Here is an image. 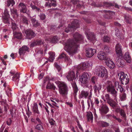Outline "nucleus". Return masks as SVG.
<instances>
[{
	"instance_id": "36",
	"label": "nucleus",
	"mask_w": 132,
	"mask_h": 132,
	"mask_svg": "<svg viewBox=\"0 0 132 132\" xmlns=\"http://www.w3.org/2000/svg\"><path fill=\"white\" fill-rule=\"evenodd\" d=\"M49 54L50 56L48 60L50 62H52L54 59L55 53L54 52H51L49 53Z\"/></svg>"
},
{
	"instance_id": "2",
	"label": "nucleus",
	"mask_w": 132,
	"mask_h": 132,
	"mask_svg": "<svg viewBox=\"0 0 132 132\" xmlns=\"http://www.w3.org/2000/svg\"><path fill=\"white\" fill-rule=\"evenodd\" d=\"M75 74L74 71H71L69 72L66 77L68 80L71 81V83L74 91L73 95L75 98H76L77 93L78 90L75 81Z\"/></svg>"
},
{
	"instance_id": "28",
	"label": "nucleus",
	"mask_w": 132,
	"mask_h": 132,
	"mask_svg": "<svg viewBox=\"0 0 132 132\" xmlns=\"http://www.w3.org/2000/svg\"><path fill=\"white\" fill-rule=\"evenodd\" d=\"M121 116V118L124 120L125 121H126L127 120V116L126 113L123 110H122V111H120L119 113Z\"/></svg>"
},
{
	"instance_id": "34",
	"label": "nucleus",
	"mask_w": 132,
	"mask_h": 132,
	"mask_svg": "<svg viewBox=\"0 0 132 132\" xmlns=\"http://www.w3.org/2000/svg\"><path fill=\"white\" fill-rule=\"evenodd\" d=\"M124 17L127 23L129 24L131 23L132 19L130 16L129 15H125Z\"/></svg>"
},
{
	"instance_id": "59",
	"label": "nucleus",
	"mask_w": 132,
	"mask_h": 132,
	"mask_svg": "<svg viewBox=\"0 0 132 132\" xmlns=\"http://www.w3.org/2000/svg\"><path fill=\"white\" fill-rule=\"evenodd\" d=\"M118 87L120 89V91L121 93L123 92L124 93L125 91L124 90V89L120 85H118Z\"/></svg>"
},
{
	"instance_id": "39",
	"label": "nucleus",
	"mask_w": 132,
	"mask_h": 132,
	"mask_svg": "<svg viewBox=\"0 0 132 132\" xmlns=\"http://www.w3.org/2000/svg\"><path fill=\"white\" fill-rule=\"evenodd\" d=\"M87 38L90 40H94L95 39V35L93 33H91L87 36Z\"/></svg>"
},
{
	"instance_id": "53",
	"label": "nucleus",
	"mask_w": 132,
	"mask_h": 132,
	"mask_svg": "<svg viewBox=\"0 0 132 132\" xmlns=\"http://www.w3.org/2000/svg\"><path fill=\"white\" fill-rule=\"evenodd\" d=\"M43 127L41 124H39L37 125L36 127V129L39 130H42L43 129Z\"/></svg>"
},
{
	"instance_id": "19",
	"label": "nucleus",
	"mask_w": 132,
	"mask_h": 132,
	"mask_svg": "<svg viewBox=\"0 0 132 132\" xmlns=\"http://www.w3.org/2000/svg\"><path fill=\"white\" fill-rule=\"evenodd\" d=\"M10 73L13 76L12 80L13 81L18 82L19 80V78L20 77L18 73L14 74V73L10 72Z\"/></svg>"
},
{
	"instance_id": "43",
	"label": "nucleus",
	"mask_w": 132,
	"mask_h": 132,
	"mask_svg": "<svg viewBox=\"0 0 132 132\" xmlns=\"http://www.w3.org/2000/svg\"><path fill=\"white\" fill-rule=\"evenodd\" d=\"M102 40L104 42H109L110 40V38L107 36H104L102 39Z\"/></svg>"
},
{
	"instance_id": "32",
	"label": "nucleus",
	"mask_w": 132,
	"mask_h": 132,
	"mask_svg": "<svg viewBox=\"0 0 132 132\" xmlns=\"http://www.w3.org/2000/svg\"><path fill=\"white\" fill-rule=\"evenodd\" d=\"M46 88L47 89H52L55 90L56 87L53 84H51L50 81H48L46 85Z\"/></svg>"
},
{
	"instance_id": "25",
	"label": "nucleus",
	"mask_w": 132,
	"mask_h": 132,
	"mask_svg": "<svg viewBox=\"0 0 132 132\" xmlns=\"http://www.w3.org/2000/svg\"><path fill=\"white\" fill-rule=\"evenodd\" d=\"M86 116L88 121H89L90 120L91 121V122H92L93 117L92 113L90 112H87Z\"/></svg>"
},
{
	"instance_id": "58",
	"label": "nucleus",
	"mask_w": 132,
	"mask_h": 132,
	"mask_svg": "<svg viewBox=\"0 0 132 132\" xmlns=\"http://www.w3.org/2000/svg\"><path fill=\"white\" fill-rule=\"evenodd\" d=\"M83 19L85 20L87 23H90L91 22V20L90 19H87L85 18H83Z\"/></svg>"
},
{
	"instance_id": "1",
	"label": "nucleus",
	"mask_w": 132,
	"mask_h": 132,
	"mask_svg": "<svg viewBox=\"0 0 132 132\" xmlns=\"http://www.w3.org/2000/svg\"><path fill=\"white\" fill-rule=\"evenodd\" d=\"M74 39L68 41L66 44L65 50L71 56L75 54L79 47V43H81L83 39V36L76 32L73 35Z\"/></svg>"
},
{
	"instance_id": "3",
	"label": "nucleus",
	"mask_w": 132,
	"mask_h": 132,
	"mask_svg": "<svg viewBox=\"0 0 132 132\" xmlns=\"http://www.w3.org/2000/svg\"><path fill=\"white\" fill-rule=\"evenodd\" d=\"M96 73L98 76L106 79L108 77V72L105 68L103 67H96Z\"/></svg>"
},
{
	"instance_id": "35",
	"label": "nucleus",
	"mask_w": 132,
	"mask_h": 132,
	"mask_svg": "<svg viewBox=\"0 0 132 132\" xmlns=\"http://www.w3.org/2000/svg\"><path fill=\"white\" fill-rule=\"evenodd\" d=\"M106 64L110 69H112L114 67L115 64L112 61H109L106 63Z\"/></svg>"
},
{
	"instance_id": "60",
	"label": "nucleus",
	"mask_w": 132,
	"mask_h": 132,
	"mask_svg": "<svg viewBox=\"0 0 132 132\" xmlns=\"http://www.w3.org/2000/svg\"><path fill=\"white\" fill-rule=\"evenodd\" d=\"M117 30V32H116L115 34L118 38H120L121 37V34L118 29Z\"/></svg>"
},
{
	"instance_id": "8",
	"label": "nucleus",
	"mask_w": 132,
	"mask_h": 132,
	"mask_svg": "<svg viewBox=\"0 0 132 132\" xmlns=\"http://www.w3.org/2000/svg\"><path fill=\"white\" fill-rule=\"evenodd\" d=\"M26 35V38L28 39H31L35 37L36 34L31 29H27L24 31Z\"/></svg>"
},
{
	"instance_id": "42",
	"label": "nucleus",
	"mask_w": 132,
	"mask_h": 132,
	"mask_svg": "<svg viewBox=\"0 0 132 132\" xmlns=\"http://www.w3.org/2000/svg\"><path fill=\"white\" fill-rule=\"evenodd\" d=\"M88 67V64L85 62L82 63V65L81 67V69L83 70H85Z\"/></svg>"
},
{
	"instance_id": "24",
	"label": "nucleus",
	"mask_w": 132,
	"mask_h": 132,
	"mask_svg": "<svg viewBox=\"0 0 132 132\" xmlns=\"http://www.w3.org/2000/svg\"><path fill=\"white\" fill-rule=\"evenodd\" d=\"M102 88V85L101 84H99L97 85H95L93 86L94 93H96L97 91L99 92L100 90Z\"/></svg>"
},
{
	"instance_id": "27",
	"label": "nucleus",
	"mask_w": 132,
	"mask_h": 132,
	"mask_svg": "<svg viewBox=\"0 0 132 132\" xmlns=\"http://www.w3.org/2000/svg\"><path fill=\"white\" fill-rule=\"evenodd\" d=\"M28 48L26 46H24L22 47L21 48L19 49V53L20 55L22 54L23 53H24L26 51L28 50Z\"/></svg>"
},
{
	"instance_id": "48",
	"label": "nucleus",
	"mask_w": 132,
	"mask_h": 132,
	"mask_svg": "<svg viewBox=\"0 0 132 132\" xmlns=\"http://www.w3.org/2000/svg\"><path fill=\"white\" fill-rule=\"evenodd\" d=\"M103 50L107 53H109L110 51V47L106 45H105L103 47Z\"/></svg>"
},
{
	"instance_id": "47",
	"label": "nucleus",
	"mask_w": 132,
	"mask_h": 132,
	"mask_svg": "<svg viewBox=\"0 0 132 132\" xmlns=\"http://www.w3.org/2000/svg\"><path fill=\"white\" fill-rule=\"evenodd\" d=\"M62 26H58V27L56 28V27L55 25H52L51 26L50 28V30H52L53 31L55 30L56 29L58 28H59L61 27H62Z\"/></svg>"
},
{
	"instance_id": "17",
	"label": "nucleus",
	"mask_w": 132,
	"mask_h": 132,
	"mask_svg": "<svg viewBox=\"0 0 132 132\" xmlns=\"http://www.w3.org/2000/svg\"><path fill=\"white\" fill-rule=\"evenodd\" d=\"M89 93L86 90H82L80 95L79 97L80 98H88Z\"/></svg>"
},
{
	"instance_id": "13",
	"label": "nucleus",
	"mask_w": 132,
	"mask_h": 132,
	"mask_svg": "<svg viewBox=\"0 0 132 132\" xmlns=\"http://www.w3.org/2000/svg\"><path fill=\"white\" fill-rule=\"evenodd\" d=\"M102 13H104L105 14L103 15L104 17L107 19H111L112 17V15L114 13L110 11H107L104 10L102 11Z\"/></svg>"
},
{
	"instance_id": "16",
	"label": "nucleus",
	"mask_w": 132,
	"mask_h": 132,
	"mask_svg": "<svg viewBox=\"0 0 132 132\" xmlns=\"http://www.w3.org/2000/svg\"><path fill=\"white\" fill-rule=\"evenodd\" d=\"M104 6L107 7H110L114 6V7L118 9H119V7L118 5L114 2H103V3Z\"/></svg>"
},
{
	"instance_id": "40",
	"label": "nucleus",
	"mask_w": 132,
	"mask_h": 132,
	"mask_svg": "<svg viewBox=\"0 0 132 132\" xmlns=\"http://www.w3.org/2000/svg\"><path fill=\"white\" fill-rule=\"evenodd\" d=\"M15 4V2L14 0H7V5L9 7L11 4L12 6H13Z\"/></svg>"
},
{
	"instance_id": "49",
	"label": "nucleus",
	"mask_w": 132,
	"mask_h": 132,
	"mask_svg": "<svg viewBox=\"0 0 132 132\" xmlns=\"http://www.w3.org/2000/svg\"><path fill=\"white\" fill-rule=\"evenodd\" d=\"M6 102V100H3L1 101H0V105L4 106H6L8 104Z\"/></svg>"
},
{
	"instance_id": "6",
	"label": "nucleus",
	"mask_w": 132,
	"mask_h": 132,
	"mask_svg": "<svg viewBox=\"0 0 132 132\" xmlns=\"http://www.w3.org/2000/svg\"><path fill=\"white\" fill-rule=\"evenodd\" d=\"M59 91L60 94L65 95L67 94L68 89L67 85L64 82H60L58 84Z\"/></svg>"
},
{
	"instance_id": "41",
	"label": "nucleus",
	"mask_w": 132,
	"mask_h": 132,
	"mask_svg": "<svg viewBox=\"0 0 132 132\" xmlns=\"http://www.w3.org/2000/svg\"><path fill=\"white\" fill-rule=\"evenodd\" d=\"M58 41V38L56 36H55L52 38L50 42L51 43H55Z\"/></svg>"
},
{
	"instance_id": "46",
	"label": "nucleus",
	"mask_w": 132,
	"mask_h": 132,
	"mask_svg": "<svg viewBox=\"0 0 132 132\" xmlns=\"http://www.w3.org/2000/svg\"><path fill=\"white\" fill-rule=\"evenodd\" d=\"M54 66L57 69L58 72H60L61 70V68L60 65H59L57 63H55Z\"/></svg>"
},
{
	"instance_id": "37",
	"label": "nucleus",
	"mask_w": 132,
	"mask_h": 132,
	"mask_svg": "<svg viewBox=\"0 0 132 132\" xmlns=\"http://www.w3.org/2000/svg\"><path fill=\"white\" fill-rule=\"evenodd\" d=\"M11 14H15L17 17H18L19 15L18 14V10L15 8L10 9Z\"/></svg>"
},
{
	"instance_id": "54",
	"label": "nucleus",
	"mask_w": 132,
	"mask_h": 132,
	"mask_svg": "<svg viewBox=\"0 0 132 132\" xmlns=\"http://www.w3.org/2000/svg\"><path fill=\"white\" fill-rule=\"evenodd\" d=\"M39 16L40 19L42 20H44L46 18L45 15L43 13L40 14Z\"/></svg>"
},
{
	"instance_id": "63",
	"label": "nucleus",
	"mask_w": 132,
	"mask_h": 132,
	"mask_svg": "<svg viewBox=\"0 0 132 132\" xmlns=\"http://www.w3.org/2000/svg\"><path fill=\"white\" fill-rule=\"evenodd\" d=\"M50 80L51 79H49V77H46L45 78V79H44V84L47 81L48 82V81H50Z\"/></svg>"
},
{
	"instance_id": "4",
	"label": "nucleus",
	"mask_w": 132,
	"mask_h": 132,
	"mask_svg": "<svg viewBox=\"0 0 132 132\" xmlns=\"http://www.w3.org/2000/svg\"><path fill=\"white\" fill-rule=\"evenodd\" d=\"M106 85L107 92L111 94L114 97V100H115L116 98L117 92L115 89L112 82L110 81H108Z\"/></svg>"
},
{
	"instance_id": "7",
	"label": "nucleus",
	"mask_w": 132,
	"mask_h": 132,
	"mask_svg": "<svg viewBox=\"0 0 132 132\" xmlns=\"http://www.w3.org/2000/svg\"><path fill=\"white\" fill-rule=\"evenodd\" d=\"M10 15L9 14V12L7 9H6L4 13V15H3L2 20L3 22L6 24V26L10 24Z\"/></svg>"
},
{
	"instance_id": "14",
	"label": "nucleus",
	"mask_w": 132,
	"mask_h": 132,
	"mask_svg": "<svg viewBox=\"0 0 132 132\" xmlns=\"http://www.w3.org/2000/svg\"><path fill=\"white\" fill-rule=\"evenodd\" d=\"M115 51L117 56L119 57L122 55L121 46L119 44H117L115 46Z\"/></svg>"
},
{
	"instance_id": "38",
	"label": "nucleus",
	"mask_w": 132,
	"mask_h": 132,
	"mask_svg": "<svg viewBox=\"0 0 132 132\" xmlns=\"http://www.w3.org/2000/svg\"><path fill=\"white\" fill-rule=\"evenodd\" d=\"M103 3H100L97 4H96V3L95 2L92 3L91 4V5L93 6H94L95 7H101L103 6H104V5Z\"/></svg>"
},
{
	"instance_id": "9",
	"label": "nucleus",
	"mask_w": 132,
	"mask_h": 132,
	"mask_svg": "<svg viewBox=\"0 0 132 132\" xmlns=\"http://www.w3.org/2000/svg\"><path fill=\"white\" fill-rule=\"evenodd\" d=\"M89 75L87 72L84 73L80 77V81L84 84H86L89 80Z\"/></svg>"
},
{
	"instance_id": "10",
	"label": "nucleus",
	"mask_w": 132,
	"mask_h": 132,
	"mask_svg": "<svg viewBox=\"0 0 132 132\" xmlns=\"http://www.w3.org/2000/svg\"><path fill=\"white\" fill-rule=\"evenodd\" d=\"M103 99L105 102H106L109 104L110 106L112 105L113 104L115 101L112 99L110 98L109 94H106L105 95V96L103 97Z\"/></svg>"
},
{
	"instance_id": "50",
	"label": "nucleus",
	"mask_w": 132,
	"mask_h": 132,
	"mask_svg": "<svg viewBox=\"0 0 132 132\" xmlns=\"http://www.w3.org/2000/svg\"><path fill=\"white\" fill-rule=\"evenodd\" d=\"M126 94L124 93L121 95V96L120 97V100L121 101H123L125 100L126 98Z\"/></svg>"
},
{
	"instance_id": "51",
	"label": "nucleus",
	"mask_w": 132,
	"mask_h": 132,
	"mask_svg": "<svg viewBox=\"0 0 132 132\" xmlns=\"http://www.w3.org/2000/svg\"><path fill=\"white\" fill-rule=\"evenodd\" d=\"M101 126L103 127H107L109 126V123L105 122H101Z\"/></svg>"
},
{
	"instance_id": "52",
	"label": "nucleus",
	"mask_w": 132,
	"mask_h": 132,
	"mask_svg": "<svg viewBox=\"0 0 132 132\" xmlns=\"http://www.w3.org/2000/svg\"><path fill=\"white\" fill-rule=\"evenodd\" d=\"M26 5L24 3L22 2L20 3L18 5V7L19 8H20L21 9H22L24 8V7H26Z\"/></svg>"
},
{
	"instance_id": "21",
	"label": "nucleus",
	"mask_w": 132,
	"mask_h": 132,
	"mask_svg": "<svg viewBox=\"0 0 132 132\" xmlns=\"http://www.w3.org/2000/svg\"><path fill=\"white\" fill-rule=\"evenodd\" d=\"M105 53L102 51H100L98 53L97 57L100 60H105L106 59Z\"/></svg>"
},
{
	"instance_id": "15",
	"label": "nucleus",
	"mask_w": 132,
	"mask_h": 132,
	"mask_svg": "<svg viewBox=\"0 0 132 132\" xmlns=\"http://www.w3.org/2000/svg\"><path fill=\"white\" fill-rule=\"evenodd\" d=\"M116 64L119 67L122 68L125 65V62L123 59L117 58L116 59Z\"/></svg>"
},
{
	"instance_id": "57",
	"label": "nucleus",
	"mask_w": 132,
	"mask_h": 132,
	"mask_svg": "<svg viewBox=\"0 0 132 132\" xmlns=\"http://www.w3.org/2000/svg\"><path fill=\"white\" fill-rule=\"evenodd\" d=\"M70 2L74 5L77 4L79 2L78 0H70Z\"/></svg>"
},
{
	"instance_id": "11",
	"label": "nucleus",
	"mask_w": 132,
	"mask_h": 132,
	"mask_svg": "<svg viewBox=\"0 0 132 132\" xmlns=\"http://www.w3.org/2000/svg\"><path fill=\"white\" fill-rule=\"evenodd\" d=\"M96 50L92 48H86V56L88 57H91L95 53Z\"/></svg>"
},
{
	"instance_id": "20",
	"label": "nucleus",
	"mask_w": 132,
	"mask_h": 132,
	"mask_svg": "<svg viewBox=\"0 0 132 132\" xmlns=\"http://www.w3.org/2000/svg\"><path fill=\"white\" fill-rule=\"evenodd\" d=\"M79 24L78 21L77 20H76L73 21L71 24L70 27L72 28V29H76L79 27Z\"/></svg>"
},
{
	"instance_id": "26",
	"label": "nucleus",
	"mask_w": 132,
	"mask_h": 132,
	"mask_svg": "<svg viewBox=\"0 0 132 132\" xmlns=\"http://www.w3.org/2000/svg\"><path fill=\"white\" fill-rule=\"evenodd\" d=\"M30 20L34 27H36L40 25V24L35 18H32Z\"/></svg>"
},
{
	"instance_id": "56",
	"label": "nucleus",
	"mask_w": 132,
	"mask_h": 132,
	"mask_svg": "<svg viewBox=\"0 0 132 132\" xmlns=\"http://www.w3.org/2000/svg\"><path fill=\"white\" fill-rule=\"evenodd\" d=\"M12 120L10 118L8 119L6 121L7 124L8 126H10L11 124Z\"/></svg>"
},
{
	"instance_id": "62",
	"label": "nucleus",
	"mask_w": 132,
	"mask_h": 132,
	"mask_svg": "<svg viewBox=\"0 0 132 132\" xmlns=\"http://www.w3.org/2000/svg\"><path fill=\"white\" fill-rule=\"evenodd\" d=\"M96 80V77H93L91 79V81L94 84L95 83V82Z\"/></svg>"
},
{
	"instance_id": "64",
	"label": "nucleus",
	"mask_w": 132,
	"mask_h": 132,
	"mask_svg": "<svg viewBox=\"0 0 132 132\" xmlns=\"http://www.w3.org/2000/svg\"><path fill=\"white\" fill-rule=\"evenodd\" d=\"M123 8L124 9H125L127 11H132V9L131 8L126 7L125 6H123Z\"/></svg>"
},
{
	"instance_id": "55",
	"label": "nucleus",
	"mask_w": 132,
	"mask_h": 132,
	"mask_svg": "<svg viewBox=\"0 0 132 132\" xmlns=\"http://www.w3.org/2000/svg\"><path fill=\"white\" fill-rule=\"evenodd\" d=\"M10 114L12 116V118H15L16 114L15 111H14L13 110H11L10 111Z\"/></svg>"
},
{
	"instance_id": "12",
	"label": "nucleus",
	"mask_w": 132,
	"mask_h": 132,
	"mask_svg": "<svg viewBox=\"0 0 132 132\" xmlns=\"http://www.w3.org/2000/svg\"><path fill=\"white\" fill-rule=\"evenodd\" d=\"M100 110L102 114L105 115L109 111L108 106L106 104H103L101 106Z\"/></svg>"
},
{
	"instance_id": "23",
	"label": "nucleus",
	"mask_w": 132,
	"mask_h": 132,
	"mask_svg": "<svg viewBox=\"0 0 132 132\" xmlns=\"http://www.w3.org/2000/svg\"><path fill=\"white\" fill-rule=\"evenodd\" d=\"M124 59L127 63H130L131 62V57L128 53H125L124 56Z\"/></svg>"
},
{
	"instance_id": "33",
	"label": "nucleus",
	"mask_w": 132,
	"mask_h": 132,
	"mask_svg": "<svg viewBox=\"0 0 132 132\" xmlns=\"http://www.w3.org/2000/svg\"><path fill=\"white\" fill-rule=\"evenodd\" d=\"M13 34L15 37L18 39H21L22 38V34L21 32L14 31Z\"/></svg>"
},
{
	"instance_id": "22",
	"label": "nucleus",
	"mask_w": 132,
	"mask_h": 132,
	"mask_svg": "<svg viewBox=\"0 0 132 132\" xmlns=\"http://www.w3.org/2000/svg\"><path fill=\"white\" fill-rule=\"evenodd\" d=\"M58 58L60 59L64 58L66 61H68L69 62H71V60L70 58L63 53H62L61 54L59 55Z\"/></svg>"
},
{
	"instance_id": "45",
	"label": "nucleus",
	"mask_w": 132,
	"mask_h": 132,
	"mask_svg": "<svg viewBox=\"0 0 132 132\" xmlns=\"http://www.w3.org/2000/svg\"><path fill=\"white\" fill-rule=\"evenodd\" d=\"M27 6L24 7V8L20 9V12L23 13H26L28 14L27 12Z\"/></svg>"
},
{
	"instance_id": "44",
	"label": "nucleus",
	"mask_w": 132,
	"mask_h": 132,
	"mask_svg": "<svg viewBox=\"0 0 132 132\" xmlns=\"http://www.w3.org/2000/svg\"><path fill=\"white\" fill-rule=\"evenodd\" d=\"M12 28L13 30V32L14 31H16V30L17 29V27L16 24L15 23L12 22Z\"/></svg>"
},
{
	"instance_id": "29",
	"label": "nucleus",
	"mask_w": 132,
	"mask_h": 132,
	"mask_svg": "<svg viewBox=\"0 0 132 132\" xmlns=\"http://www.w3.org/2000/svg\"><path fill=\"white\" fill-rule=\"evenodd\" d=\"M32 110L33 112L35 114H39L40 113L38 109L37 104L36 103L34 104V106L32 109Z\"/></svg>"
},
{
	"instance_id": "31",
	"label": "nucleus",
	"mask_w": 132,
	"mask_h": 132,
	"mask_svg": "<svg viewBox=\"0 0 132 132\" xmlns=\"http://www.w3.org/2000/svg\"><path fill=\"white\" fill-rule=\"evenodd\" d=\"M29 5L33 10H35L38 12H39L40 11H41L39 8L36 6L35 4H33L32 3L30 4Z\"/></svg>"
},
{
	"instance_id": "61",
	"label": "nucleus",
	"mask_w": 132,
	"mask_h": 132,
	"mask_svg": "<svg viewBox=\"0 0 132 132\" xmlns=\"http://www.w3.org/2000/svg\"><path fill=\"white\" fill-rule=\"evenodd\" d=\"M71 29H72V28H71L70 26H69L68 27L65 28L64 31L67 33H68L70 31Z\"/></svg>"
},
{
	"instance_id": "5",
	"label": "nucleus",
	"mask_w": 132,
	"mask_h": 132,
	"mask_svg": "<svg viewBox=\"0 0 132 132\" xmlns=\"http://www.w3.org/2000/svg\"><path fill=\"white\" fill-rule=\"evenodd\" d=\"M118 76L119 77L120 81L121 84L126 85L128 84L129 79L126 74L121 72L118 73Z\"/></svg>"
},
{
	"instance_id": "30",
	"label": "nucleus",
	"mask_w": 132,
	"mask_h": 132,
	"mask_svg": "<svg viewBox=\"0 0 132 132\" xmlns=\"http://www.w3.org/2000/svg\"><path fill=\"white\" fill-rule=\"evenodd\" d=\"M21 20L23 23L24 24L28 25V24L29 21L28 18L24 15L22 16L21 18Z\"/></svg>"
},
{
	"instance_id": "18",
	"label": "nucleus",
	"mask_w": 132,
	"mask_h": 132,
	"mask_svg": "<svg viewBox=\"0 0 132 132\" xmlns=\"http://www.w3.org/2000/svg\"><path fill=\"white\" fill-rule=\"evenodd\" d=\"M112 104V105H111L110 106H111L113 109H114L117 112L119 113L120 111L122 110V109H121L119 106H117V104L115 102H114Z\"/></svg>"
}]
</instances>
